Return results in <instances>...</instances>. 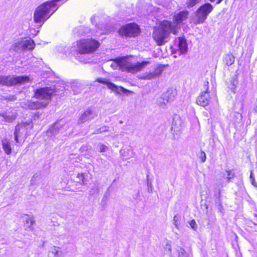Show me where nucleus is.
<instances>
[{
	"label": "nucleus",
	"instance_id": "obj_37",
	"mask_svg": "<svg viewBox=\"0 0 257 257\" xmlns=\"http://www.w3.org/2000/svg\"><path fill=\"white\" fill-rule=\"evenodd\" d=\"M107 131H108L107 127L103 126V127H100L99 129L96 130V132H95L94 133H97V134L101 133L107 132Z\"/></svg>",
	"mask_w": 257,
	"mask_h": 257
},
{
	"label": "nucleus",
	"instance_id": "obj_15",
	"mask_svg": "<svg viewBox=\"0 0 257 257\" xmlns=\"http://www.w3.org/2000/svg\"><path fill=\"white\" fill-rule=\"evenodd\" d=\"M17 113L16 110H7L5 112L0 113V116L2 117V121L7 122H12L15 120L17 117Z\"/></svg>",
	"mask_w": 257,
	"mask_h": 257
},
{
	"label": "nucleus",
	"instance_id": "obj_7",
	"mask_svg": "<svg viewBox=\"0 0 257 257\" xmlns=\"http://www.w3.org/2000/svg\"><path fill=\"white\" fill-rule=\"evenodd\" d=\"M35 46L34 41L31 39L17 40L14 42L9 51L13 55L24 54L27 51H32Z\"/></svg>",
	"mask_w": 257,
	"mask_h": 257
},
{
	"label": "nucleus",
	"instance_id": "obj_18",
	"mask_svg": "<svg viewBox=\"0 0 257 257\" xmlns=\"http://www.w3.org/2000/svg\"><path fill=\"white\" fill-rule=\"evenodd\" d=\"M178 47L180 54H183L187 52L188 46L186 41L184 38H179Z\"/></svg>",
	"mask_w": 257,
	"mask_h": 257
},
{
	"label": "nucleus",
	"instance_id": "obj_38",
	"mask_svg": "<svg viewBox=\"0 0 257 257\" xmlns=\"http://www.w3.org/2000/svg\"><path fill=\"white\" fill-rule=\"evenodd\" d=\"M5 99L9 101H13L16 99V96L14 95H10L6 96Z\"/></svg>",
	"mask_w": 257,
	"mask_h": 257
},
{
	"label": "nucleus",
	"instance_id": "obj_44",
	"mask_svg": "<svg viewBox=\"0 0 257 257\" xmlns=\"http://www.w3.org/2000/svg\"><path fill=\"white\" fill-rule=\"evenodd\" d=\"M148 185L149 186V180L148 179Z\"/></svg>",
	"mask_w": 257,
	"mask_h": 257
},
{
	"label": "nucleus",
	"instance_id": "obj_21",
	"mask_svg": "<svg viewBox=\"0 0 257 257\" xmlns=\"http://www.w3.org/2000/svg\"><path fill=\"white\" fill-rule=\"evenodd\" d=\"M214 200L215 202V206L219 210L221 211L222 209V205L220 200V190H216L214 194Z\"/></svg>",
	"mask_w": 257,
	"mask_h": 257
},
{
	"label": "nucleus",
	"instance_id": "obj_30",
	"mask_svg": "<svg viewBox=\"0 0 257 257\" xmlns=\"http://www.w3.org/2000/svg\"><path fill=\"white\" fill-rule=\"evenodd\" d=\"M98 147L100 152H105L108 149V147L102 144H99Z\"/></svg>",
	"mask_w": 257,
	"mask_h": 257
},
{
	"label": "nucleus",
	"instance_id": "obj_22",
	"mask_svg": "<svg viewBox=\"0 0 257 257\" xmlns=\"http://www.w3.org/2000/svg\"><path fill=\"white\" fill-rule=\"evenodd\" d=\"M181 121L180 117L178 115H174L172 126V130L174 129V131H179L181 127Z\"/></svg>",
	"mask_w": 257,
	"mask_h": 257
},
{
	"label": "nucleus",
	"instance_id": "obj_28",
	"mask_svg": "<svg viewBox=\"0 0 257 257\" xmlns=\"http://www.w3.org/2000/svg\"><path fill=\"white\" fill-rule=\"evenodd\" d=\"M156 77L153 72H149L145 73L142 76V79L150 80Z\"/></svg>",
	"mask_w": 257,
	"mask_h": 257
},
{
	"label": "nucleus",
	"instance_id": "obj_8",
	"mask_svg": "<svg viewBox=\"0 0 257 257\" xmlns=\"http://www.w3.org/2000/svg\"><path fill=\"white\" fill-rule=\"evenodd\" d=\"M213 7L209 3H205L201 6L196 11L192 21L194 24L203 23L209 14L213 11Z\"/></svg>",
	"mask_w": 257,
	"mask_h": 257
},
{
	"label": "nucleus",
	"instance_id": "obj_9",
	"mask_svg": "<svg viewBox=\"0 0 257 257\" xmlns=\"http://www.w3.org/2000/svg\"><path fill=\"white\" fill-rule=\"evenodd\" d=\"M30 78L27 76H3L0 75V85L12 86L17 84L21 85L29 82Z\"/></svg>",
	"mask_w": 257,
	"mask_h": 257
},
{
	"label": "nucleus",
	"instance_id": "obj_42",
	"mask_svg": "<svg viewBox=\"0 0 257 257\" xmlns=\"http://www.w3.org/2000/svg\"><path fill=\"white\" fill-rule=\"evenodd\" d=\"M254 111L255 113H257V106L254 108Z\"/></svg>",
	"mask_w": 257,
	"mask_h": 257
},
{
	"label": "nucleus",
	"instance_id": "obj_20",
	"mask_svg": "<svg viewBox=\"0 0 257 257\" xmlns=\"http://www.w3.org/2000/svg\"><path fill=\"white\" fill-rule=\"evenodd\" d=\"M2 145L3 149L7 155H10L12 153V147L11 142L9 140L5 138L2 140Z\"/></svg>",
	"mask_w": 257,
	"mask_h": 257
},
{
	"label": "nucleus",
	"instance_id": "obj_25",
	"mask_svg": "<svg viewBox=\"0 0 257 257\" xmlns=\"http://www.w3.org/2000/svg\"><path fill=\"white\" fill-rule=\"evenodd\" d=\"M223 178L227 180V182L230 181L234 177V173L232 171H225L223 173Z\"/></svg>",
	"mask_w": 257,
	"mask_h": 257
},
{
	"label": "nucleus",
	"instance_id": "obj_24",
	"mask_svg": "<svg viewBox=\"0 0 257 257\" xmlns=\"http://www.w3.org/2000/svg\"><path fill=\"white\" fill-rule=\"evenodd\" d=\"M224 63L227 66L231 65L234 62V58L231 54H227L224 59Z\"/></svg>",
	"mask_w": 257,
	"mask_h": 257
},
{
	"label": "nucleus",
	"instance_id": "obj_19",
	"mask_svg": "<svg viewBox=\"0 0 257 257\" xmlns=\"http://www.w3.org/2000/svg\"><path fill=\"white\" fill-rule=\"evenodd\" d=\"M120 154L122 159L125 160L132 158L134 155L133 150L131 147L127 149H121L120 151Z\"/></svg>",
	"mask_w": 257,
	"mask_h": 257
},
{
	"label": "nucleus",
	"instance_id": "obj_5",
	"mask_svg": "<svg viewBox=\"0 0 257 257\" xmlns=\"http://www.w3.org/2000/svg\"><path fill=\"white\" fill-rule=\"evenodd\" d=\"M148 64V62L143 61L133 63L125 57L116 58L110 65L113 69H119L122 71L135 73L141 70Z\"/></svg>",
	"mask_w": 257,
	"mask_h": 257
},
{
	"label": "nucleus",
	"instance_id": "obj_3",
	"mask_svg": "<svg viewBox=\"0 0 257 257\" xmlns=\"http://www.w3.org/2000/svg\"><path fill=\"white\" fill-rule=\"evenodd\" d=\"M52 91L48 87L37 89L35 92V96L39 101L25 100L21 103V106L25 109H36L45 107L51 98Z\"/></svg>",
	"mask_w": 257,
	"mask_h": 257
},
{
	"label": "nucleus",
	"instance_id": "obj_11",
	"mask_svg": "<svg viewBox=\"0 0 257 257\" xmlns=\"http://www.w3.org/2000/svg\"><path fill=\"white\" fill-rule=\"evenodd\" d=\"M118 33L122 36L135 37L139 34L140 28L135 23L128 24L121 27Z\"/></svg>",
	"mask_w": 257,
	"mask_h": 257
},
{
	"label": "nucleus",
	"instance_id": "obj_13",
	"mask_svg": "<svg viewBox=\"0 0 257 257\" xmlns=\"http://www.w3.org/2000/svg\"><path fill=\"white\" fill-rule=\"evenodd\" d=\"M208 84L209 82L208 81L205 83L204 87L205 90L202 92V93L198 96L196 100L197 104L203 107L207 106L210 101V97L209 94Z\"/></svg>",
	"mask_w": 257,
	"mask_h": 257
},
{
	"label": "nucleus",
	"instance_id": "obj_17",
	"mask_svg": "<svg viewBox=\"0 0 257 257\" xmlns=\"http://www.w3.org/2000/svg\"><path fill=\"white\" fill-rule=\"evenodd\" d=\"M188 16V12L187 11H181L178 13L176 14L174 17V20L175 23H174L177 28V30H178L177 24H180L183 21L185 20Z\"/></svg>",
	"mask_w": 257,
	"mask_h": 257
},
{
	"label": "nucleus",
	"instance_id": "obj_33",
	"mask_svg": "<svg viewBox=\"0 0 257 257\" xmlns=\"http://www.w3.org/2000/svg\"><path fill=\"white\" fill-rule=\"evenodd\" d=\"M179 219H180V217L178 215H176L174 216V218H173L174 224L177 228H179L178 221H179Z\"/></svg>",
	"mask_w": 257,
	"mask_h": 257
},
{
	"label": "nucleus",
	"instance_id": "obj_29",
	"mask_svg": "<svg viewBox=\"0 0 257 257\" xmlns=\"http://www.w3.org/2000/svg\"><path fill=\"white\" fill-rule=\"evenodd\" d=\"M26 223L29 224V226H32L35 223V221L32 216H30L28 215H26Z\"/></svg>",
	"mask_w": 257,
	"mask_h": 257
},
{
	"label": "nucleus",
	"instance_id": "obj_34",
	"mask_svg": "<svg viewBox=\"0 0 257 257\" xmlns=\"http://www.w3.org/2000/svg\"><path fill=\"white\" fill-rule=\"evenodd\" d=\"M178 256L179 257H186V252L185 250L182 248H180L178 250Z\"/></svg>",
	"mask_w": 257,
	"mask_h": 257
},
{
	"label": "nucleus",
	"instance_id": "obj_16",
	"mask_svg": "<svg viewBox=\"0 0 257 257\" xmlns=\"http://www.w3.org/2000/svg\"><path fill=\"white\" fill-rule=\"evenodd\" d=\"M96 81L99 83L105 84L109 89L116 93H119L121 92H124L125 91L123 87L117 86L113 83L105 81L104 79L98 78Z\"/></svg>",
	"mask_w": 257,
	"mask_h": 257
},
{
	"label": "nucleus",
	"instance_id": "obj_23",
	"mask_svg": "<svg viewBox=\"0 0 257 257\" xmlns=\"http://www.w3.org/2000/svg\"><path fill=\"white\" fill-rule=\"evenodd\" d=\"M61 255L62 251L60 248L55 246H52L48 253V257H61Z\"/></svg>",
	"mask_w": 257,
	"mask_h": 257
},
{
	"label": "nucleus",
	"instance_id": "obj_26",
	"mask_svg": "<svg viewBox=\"0 0 257 257\" xmlns=\"http://www.w3.org/2000/svg\"><path fill=\"white\" fill-rule=\"evenodd\" d=\"M99 192V187L98 184H94L91 186L89 190V195L93 196L98 194Z\"/></svg>",
	"mask_w": 257,
	"mask_h": 257
},
{
	"label": "nucleus",
	"instance_id": "obj_12",
	"mask_svg": "<svg viewBox=\"0 0 257 257\" xmlns=\"http://www.w3.org/2000/svg\"><path fill=\"white\" fill-rule=\"evenodd\" d=\"M176 94V92L175 90L169 89L157 98V103L160 106L164 107L167 103L173 100Z\"/></svg>",
	"mask_w": 257,
	"mask_h": 257
},
{
	"label": "nucleus",
	"instance_id": "obj_36",
	"mask_svg": "<svg viewBox=\"0 0 257 257\" xmlns=\"http://www.w3.org/2000/svg\"><path fill=\"white\" fill-rule=\"evenodd\" d=\"M189 224L192 229H193L194 230H196V229H197V224H196L194 220H191Z\"/></svg>",
	"mask_w": 257,
	"mask_h": 257
},
{
	"label": "nucleus",
	"instance_id": "obj_35",
	"mask_svg": "<svg viewBox=\"0 0 257 257\" xmlns=\"http://www.w3.org/2000/svg\"><path fill=\"white\" fill-rule=\"evenodd\" d=\"M84 174L83 173H78L77 174V177L79 179V182L81 184H84Z\"/></svg>",
	"mask_w": 257,
	"mask_h": 257
},
{
	"label": "nucleus",
	"instance_id": "obj_10",
	"mask_svg": "<svg viewBox=\"0 0 257 257\" xmlns=\"http://www.w3.org/2000/svg\"><path fill=\"white\" fill-rule=\"evenodd\" d=\"M68 123H65L62 120L55 122L47 131L46 135L50 138H53L59 134H63L68 128Z\"/></svg>",
	"mask_w": 257,
	"mask_h": 257
},
{
	"label": "nucleus",
	"instance_id": "obj_41",
	"mask_svg": "<svg viewBox=\"0 0 257 257\" xmlns=\"http://www.w3.org/2000/svg\"><path fill=\"white\" fill-rule=\"evenodd\" d=\"M211 3L216 2V4H219L221 3L223 0H209Z\"/></svg>",
	"mask_w": 257,
	"mask_h": 257
},
{
	"label": "nucleus",
	"instance_id": "obj_14",
	"mask_svg": "<svg viewBox=\"0 0 257 257\" xmlns=\"http://www.w3.org/2000/svg\"><path fill=\"white\" fill-rule=\"evenodd\" d=\"M97 116V111L95 108H88L84 111L78 119V123H84L90 120Z\"/></svg>",
	"mask_w": 257,
	"mask_h": 257
},
{
	"label": "nucleus",
	"instance_id": "obj_31",
	"mask_svg": "<svg viewBox=\"0 0 257 257\" xmlns=\"http://www.w3.org/2000/svg\"><path fill=\"white\" fill-rule=\"evenodd\" d=\"M199 0H189L187 3V7L188 8H192L194 7L198 2Z\"/></svg>",
	"mask_w": 257,
	"mask_h": 257
},
{
	"label": "nucleus",
	"instance_id": "obj_43",
	"mask_svg": "<svg viewBox=\"0 0 257 257\" xmlns=\"http://www.w3.org/2000/svg\"><path fill=\"white\" fill-rule=\"evenodd\" d=\"M78 29H79L80 30L82 29V27L80 26L79 28H78Z\"/></svg>",
	"mask_w": 257,
	"mask_h": 257
},
{
	"label": "nucleus",
	"instance_id": "obj_27",
	"mask_svg": "<svg viewBox=\"0 0 257 257\" xmlns=\"http://www.w3.org/2000/svg\"><path fill=\"white\" fill-rule=\"evenodd\" d=\"M163 70L164 66L163 65H158L155 69L153 72L156 77H158L161 74Z\"/></svg>",
	"mask_w": 257,
	"mask_h": 257
},
{
	"label": "nucleus",
	"instance_id": "obj_1",
	"mask_svg": "<svg viewBox=\"0 0 257 257\" xmlns=\"http://www.w3.org/2000/svg\"><path fill=\"white\" fill-rule=\"evenodd\" d=\"M98 41L93 39H83L77 42L74 46L69 49L68 52L65 51L66 55L71 54L74 55L76 59L82 63H87L88 60L83 59V55L92 53L95 52L99 46Z\"/></svg>",
	"mask_w": 257,
	"mask_h": 257
},
{
	"label": "nucleus",
	"instance_id": "obj_6",
	"mask_svg": "<svg viewBox=\"0 0 257 257\" xmlns=\"http://www.w3.org/2000/svg\"><path fill=\"white\" fill-rule=\"evenodd\" d=\"M33 127L32 120H29L26 122L18 123L15 127L14 133V139L17 144L23 142L31 134V131Z\"/></svg>",
	"mask_w": 257,
	"mask_h": 257
},
{
	"label": "nucleus",
	"instance_id": "obj_4",
	"mask_svg": "<svg viewBox=\"0 0 257 257\" xmlns=\"http://www.w3.org/2000/svg\"><path fill=\"white\" fill-rule=\"evenodd\" d=\"M171 33H177L176 26L170 21H164L160 27L154 31L153 38L158 45H163L167 42V39Z\"/></svg>",
	"mask_w": 257,
	"mask_h": 257
},
{
	"label": "nucleus",
	"instance_id": "obj_40",
	"mask_svg": "<svg viewBox=\"0 0 257 257\" xmlns=\"http://www.w3.org/2000/svg\"><path fill=\"white\" fill-rule=\"evenodd\" d=\"M201 160L202 162H204L206 160V154L204 152H201Z\"/></svg>",
	"mask_w": 257,
	"mask_h": 257
},
{
	"label": "nucleus",
	"instance_id": "obj_32",
	"mask_svg": "<svg viewBox=\"0 0 257 257\" xmlns=\"http://www.w3.org/2000/svg\"><path fill=\"white\" fill-rule=\"evenodd\" d=\"M250 180L251 183L252 185H253L254 187H257V183L255 182V178L253 176V174L252 171L250 172Z\"/></svg>",
	"mask_w": 257,
	"mask_h": 257
},
{
	"label": "nucleus",
	"instance_id": "obj_39",
	"mask_svg": "<svg viewBox=\"0 0 257 257\" xmlns=\"http://www.w3.org/2000/svg\"><path fill=\"white\" fill-rule=\"evenodd\" d=\"M165 249L166 250H168L169 252L171 251V245L169 241L167 242V244H166Z\"/></svg>",
	"mask_w": 257,
	"mask_h": 257
},
{
	"label": "nucleus",
	"instance_id": "obj_2",
	"mask_svg": "<svg viewBox=\"0 0 257 257\" xmlns=\"http://www.w3.org/2000/svg\"><path fill=\"white\" fill-rule=\"evenodd\" d=\"M62 0H50L38 6L34 13V21L41 26L58 10L63 4Z\"/></svg>",
	"mask_w": 257,
	"mask_h": 257
}]
</instances>
